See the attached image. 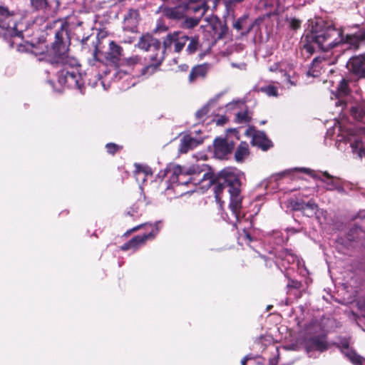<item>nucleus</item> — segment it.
Masks as SVG:
<instances>
[{
  "label": "nucleus",
  "instance_id": "nucleus-1",
  "mask_svg": "<svg viewBox=\"0 0 365 365\" xmlns=\"http://www.w3.org/2000/svg\"><path fill=\"white\" fill-rule=\"evenodd\" d=\"M187 173L189 175L196 174L195 176L190 178L195 185H200L202 188H209L213 185L215 197L220 207L222 206L220 194L224 189H227L230 194L229 210L231 216L225 213V215L222 214V217L224 220L232 224L236 229H242L246 238L249 241H252L250 235L247 230V226H242L244 222H248L243 220L244 215H241L242 197L241 196L240 189L241 182L237 171L226 168L221 170L217 176L215 177L209 172H203L202 170L197 172L196 168L192 167L189 169Z\"/></svg>",
  "mask_w": 365,
  "mask_h": 365
},
{
  "label": "nucleus",
  "instance_id": "nucleus-2",
  "mask_svg": "<svg viewBox=\"0 0 365 365\" xmlns=\"http://www.w3.org/2000/svg\"><path fill=\"white\" fill-rule=\"evenodd\" d=\"M63 30L56 31L55 41L52 44V63L59 64L63 67L58 72V83L61 86L77 88L83 93L80 64L76 58L69 56L68 46L63 41Z\"/></svg>",
  "mask_w": 365,
  "mask_h": 365
},
{
  "label": "nucleus",
  "instance_id": "nucleus-3",
  "mask_svg": "<svg viewBox=\"0 0 365 365\" xmlns=\"http://www.w3.org/2000/svg\"><path fill=\"white\" fill-rule=\"evenodd\" d=\"M188 39L189 37L182 34L180 31L168 33L163 38V48L160 46L159 52L149 55L148 58L150 61V63L140 68L141 74L143 76L153 74L162 63L167 51H170L173 46L175 52H180L185 47Z\"/></svg>",
  "mask_w": 365,
  "mask_h": 365
},
{
  "label": "nucleus",
  "instance_id": "nucleus-4",
  "mask_svg": "<svg viewBox=\"0 0 365 365\" xmlns=\"http://www.w3.org/2000/svg\"><path fill=\"white\" fill-rule=\"evenodd\" d=\"M24 25L18 23L13 11L7 7L0 6V31L1 36L7 41L11 48L16 47L19 51H23L21 41L24 38Z\"/></svg>",
  "mask_w": 365,
  "mask_h": 365
},
{
  "label": "nucleus",
  "instance_id": "nucleus-5",
  "mask_svg": "<svg viewBox=\"0 0 365 365\" xmlns=\"http://www.w3.org/2000/svg\"><path fill=\"white\" fill-rule=\"evenodd\" d=\"M161 223V221L156 222L154 225L153 228L151 232H150L148 234H144L143 235H138L134 237H133L131 240H130L128 242L125 243L123 245L121 246L122 250H128L130 249L137 250L138 247H140L141 245H144L145 242L149 239H153L156 235L158 234L160 227L159 225ZM150 226L153 227V225L151 223H144L139 225L131 230H130L128 232L130 233L135 231H137L141 227H145V226Z\"/></svg>",
  "mask_w": 365,
  "mask_h": 365
},
{
  "label": "nucleus",
  "instance_id": "nucleus-6",
  "mask_svg": "<svg viewBox=\"0 0 365 365\" xmlns=\"http://www.w3.org/2000/svg\"><path fill=\"white\" fill-rule=\"evenodd\" d=\"M329 347V345L324 334L310 336L304 341V348L309 357L317 358L316 351L322 353Z\"/></svg>",
  "mask_w": 365,
  "mask_h": 365
},
{
  "label": "nucleus",
  "instance_id": "nucleus-7",
  "mask_svg": "<svg viewBox=\"0 0 365 365\" xmlns=\"http://www.w3.org/2000/svg\"><path fill=\"white\" fill-rule=\"evenodd\" d=\"M246 134L252 136V143L260 148L263 150H267L272 147V141L268 139L266 134L262 131L255 130L252 128H249L246 130Z\"/></svg>",
  "mask_w": 365,
  "mask_h": 365
},
{
  "label": "nucleus",
  "instance_id": "nucleus-8",
  "mask_svg": "<svg viewBox=\"0 0 365 365\" xmlns=\"http://www.w3.org/2000/svg\"><path fill=\"white\" fill-rule=\"evenodd\" d=\"M235 148V143L225 138H217L214 140V153L219 158L222 159L230 153Z\"/></svg>",
  "mask_w": 365,
  "mask_h": 365
},
{
  "label": "nucleus",
  "instance_id": "nucleus-9",
  "mask_svg": "<svg viewBox=\"0 0 365 365\" xmlns=\"http://www.w3.org/2000/svg\"><path fill=\"white\" fill-rule=\"evenodd\" d=\"M161 42L160 40L153 38L150 34L143 35L138 43V47L146 51H152L153 54L159 52Z\"/></svg>",
  "mask_w": 365,
  "mask_h": 365
},
{
  "label": "nucleus",
  "instance_id": "nucleus-10",
  "mask_svg": "<svg viewBox=\"0 0 365 365\" xmlns=\"http://www.w3.org/2000/svg\"><path fill=\"white\" fill-rule=\"evenodd\" d=\"M202 142L203 138L201 137H193L190 134L185 135L180 138L178 150L180 153H187Z\"/></svg>",
  "mask_w": 365,
  "mask_h": 365
},
{
  "label": "nucleus",
  "instance_id": "nucleus-11",
  "mask_svg": "<svg viewBox=\"0 0 365 365\" xmlns=\"http://www.w3.org/2000/svg\"><path fill=\"white\" fill-rule=\"evenodd\" d=\"M182 168L178 165H169L163 170L160 171L158 174L159 177L164 178L168 174H171L170 177V181L171 183H179L180 185L187 184L188 181H180L179 179L180 176L183 175Z\"/></svg>",
  "mask_w": 365,
  "mask_h": 365
},
{
  "label": "nucleus",
  "instance_id": "nucleus-12",
  "mask_svg": "<svg viewBox=\"0 0 365 365\" xmlns=\"http://www.w3.org/2000/svg\"><path fill=\"white\" fill-rule=\"evenodd\" d=\"M209 4L213 5L212 0H200L197 2L190 1L185 4L187 6V12L192 11L197 15V17L202 18L210 7Z\"/></svg>",
  "mask_w": 365,
  "mask_h": 365
},
{
  "label": "nucleus",
  "instance_id": "nucleus-13",
  "mask_svg": "<svg viewBox=\"0 0 365 365\" xmlns=\"http://www.w3.org/2000/svg\"><path fill=\"white\" fill-rule=\"evenodd\" d=\"M364 60V56L351 57L346 63V67L355 74L364 77L365 76Z\"/></svg>",
  "mask_w": 365,
  "mask_h": 365
},
{
  "label": "nucleus",
  "instance_id": "nucleus-14",
  "mask_svg": "<svg viewBox=\"0 0 365 365\" xmlns=\"http://www.w3.org/2000/svg\"><path fill=\"white\" fill-rule=\"evenodd\" d=\"M163 12V15L169 19H181L187 15V6L185 4H181L174 7H166Z\"/></svg>",
  "mask_w": 365,
  "mask_h": 365
},
{
  "label": "nucleus",
  "instance_id": "nucleus-15",
  "mask_svg": "<svg viewBox=\"0 0 365 365\" xmlns=\"http://www.w3.org/2000/svg\"><path fill=\"white\" fill-rule=\"evenodd\" d=\"M256 24V21H251L248 16H243L235 21L233 26L237 31L240 32V34L247 35Z\"/></svg>",
  "mask_w": 365,
  "mask_h": 365
},
{
  "label": "nucleus",
  "instance_id": "nucleus-16",
  "mask_svg": "<svg viewBox=\"0 0 365 365\" xmlns=\"http://www.w3.org/2000/svg\"><path fill=\"white\" fill-rule=\"evenodd\" d=\"M345 143H350L352 152L358 154L360 158H365V147L361 140L352 135L344 137Z\"/></svg>",
  "mask_w": 365,
  "mask_h": 365
},
{
  "label": "nucleus",
  "instance_id": "nucleus-17",
  "mask_svg": "<svg viewBox=\"0 0 365 365\" xmlns=\"http://www.w3.org/2000/svg\"><path fill=\"white\" fill-rule=\"evenodd\" d=\"M329 64V62L324 56L316 57L312 61V66L307 71V75L313 77L318 76L321 69Z\"/></svg>",
  "mask_w": 365,
  "mask_h": 365
},
{
  "label": "nucleus",
  "instance_id": "nucleus-18",
  "mask_svg": "<svg viewBox=\"0 0 365 365\" xmlns=\"http://www.w3.org/2000/svg\"><path fill=\"white\" fill-rule=\"evenodd\" d=\"M322 175L325 178H320L322 182L326 184V188L329 190H337L339 191L343 190V187L340 183V180L335 177L330 175L327 172L322 173Z\"/></svg>",
  "mask_w": 365,
  "mask_h": 365
},
{
  "label": "nucleus",
  "instance_id": "nucleus-19",
  "mask_svg": "<svg viewBox=\"0 0 365 365\" xmlns=\"http://www.w3.org/2000/svg\"><path fill=\"white\" fill-rule=\"evenodd\" d=\"M222 96V93L216 95L213 98H211L205 106L200 109L197 110L195 113V118L198 121L204 120L205 117L208 114L210 110V106L215 104L220 98Z\"/></svg>",
  "mask_w": 365,
  "mask_h": 365
},
{
  "label": "nucleus",
  "instance_id": "nucleus-20",
  "mask_svg": "<svg viewBox=\"0 0 365 365\" xmlns=\"http://www.w3.org/2000/svg\"><path fill=\"white\" fill-rule=\"evenodd\" d=\"M135 168L134 174L137 181H139L140 175H143V182H144L148 176L153 175L151 168L147 165L135 163Z\"/></svg>",
  "mask_w": 365,
  "mask_h": 365
},
{
  "label": "nucleus",
  "instance_id": "nucleus-21",
  "mask_svg": "<svg viewBox=\"0 0 365 365\" xmlns=\"http://www.w3.org/2000/svg\"><path fill=\"white\" fill-rule=\"evenodd\" d=\"M122 48L115 43L114 41H111L109 43V52L108 53L107 58L113 63H116L122 55Z\"/></svg>",
  "mask_w": 365,
  "mask_h": 365
},
{
  "label": "nucleus",
  "instance_id": "nucleus-22",
  "mask_svg": "<svg viewBox=\"0 0 365 365\" xmlns=\"http://www.w3.org/2000/svg\"><path fill=\"white\" fill-rule=\"evenodd\" d=\"M207 71V67L204 65H198L193 67L189 74L190 82H193L197 78H204Z\"/></svg>",
  "mask_w": 365,
  "mask_h": 365
},
{
  "label": "nucleus",
  "instance_id": "nucleus-23",
  "mask_svg": "<svg viewBox=\"0 0 365 365\" xmlns=\"http://www.w3.org/2000/svg\"><path fill=\"white\" fill-rule=\"evenodd\" d=\"M342 352L352 364L354 365H361L362 358L354 350L349 349L348 345L344 346Z\"/></svg>",
  "mask_w": 365,
  "mask_h": 365
},
{
  "label": "nucleus",
  "instance_id": "nucleus-24",
  "mask_svg": "<svg viewBox=\"0 0 365 365\" xmlns=\"http://www.w3.org/2000/svg\"><path fill=\"white\" fill-rule=\"evenodd\" d=\"M249 154L248 145L243 142L240 144L238 148H237L235 154V160L237 162H241L244 160V158L247 156Z\"/></svg>",
  "mask_w": 365,
  "mask_h": 365
},
{
  "label": "nucleus",
  "instance_id": "nucleus-25",
  "mask_svg": "<svg viewBox=\"0 0 365 365\" xmlns=\"http://www.w3.org/2000/svg\"><path fill=\"white\" fill-rule=\"evenodd\" d=\"M351 113L356 120L365 123V107L361 106H352Z\"/></svg>",
  "mask_w": 365,
  "mask_h": 365
},
{
  "label": "nucleus",
  "instance_id": "nucleus-26",
  "mask_svg": "<svg viewBox=\"0 0 365 365\" xmlns=\"http://www.w3.org/2000/svg\"><path fill=\"white\" fill-rule=\"evenodd\" d=\"M317 208H318L317 205L315 204L313 201L310 200L308 202L304 204V208H303V210L302 212L304 215L310 217L316 214Z\"/></svg>",
  "mask_w": 365,
  "mask_h": 365
},
{
  "label": "nucleus",
  "instance_id": "nucleus-27",
  "mask_svg": "<svg viewBox=\"0 0 365 365\" xmlns=\"http://www.w3.org/2000/svg\"><path fill=\"white\" fill-rule=\"evenodd\" d=\"M31 7L35 11H45L49 7L48 0H29Z\"/></svg>",
  "mask_w": 365,
  "mask_h": 365
},
{
  "label": "nucleus",
  "instance_id": "nucleus-28",
  "mask_svg": "<svg viewBox=\"0 0 365 365\" xmlns=\"http://www.w3.org/2000/svg\"><path fill=\"white\" fill-rule=\"evenodd\" d=\"M251 119V115L245 110L240 111L236 114L235 122L240 124H247L250 122Z\"/></svg>",
  "mask_w": 365,
  "mask_h": 365
},
{
  "label": "nucleus",
  "instance_id": "nucleus-29",
  "mask_svg": "<svg viewBox=\"0 0 365 365\" xmlns=\"http://www.w3.org/2000/svg\"><path fill=\"white\" fill-rule=\"evenodd\" d=\"M123 64L128 67L129 69L141 66L140 58L138 56H132L125 59Z\"/></svg>",
  "mask_w": 365,
  "mask_h": 365
},
{
  "label": "nucleus",
  "instance_id": "nucleus-30",
  "mask_svg": "<svg viewBox=\"0 0 365 365\" xmlns=\"http://www.w3.org/2000/svg\"><path fill=\"white\" fill-rule=\"evenodd\" d=\"M190 43H188L186 51L188 54H192L196 52L199 46L198 38L195 37L189 38Z\"/></svg>",
  "mask_w": 365,
  "mask_h": 365
},
{
  "label": "nucleus",
  "instance_id": "nucleus-31",
  "mask_svg": "<svg viewBox=\"0 0 365 365\" xmlns=\"http://www.w3.org/2000/svg\"><path fill=\"white\" fill-rule=\"evenodd\" d=\"M200 21V18L196 16L186 18L182 22V27L185 29H192L196 26Z\"/></svg>",
  "mask_w": 365,
  "mask_h": 365
},
{
  "label": "nucleus",
  "instance_id": "nucleus-32",
  "mask_svg": "<svg viewBox=\"0 0 365 365\" xmlns=\"http://www.w3.org/2000/svg\"><path fill=\"white\" fill-rule=\"evenodd\" d=\"M349 89L348 82L344 78H342L338 86L337 93L340 96H346L349 93Z\"/></svg>",
  "mask_w": 365,
  "mask_h": 365
},
{
  "label": "nucleus",
  "instance_id": "nucleus-33",
  "mask_svg": "<svg viewBox=\"0 0 365 365\" xmlns=\"http://www.w3.org/2000/svg\"><path fill=\"white\" fill-rule=\"evenodd\" d=\"M361 230V227L358 225H354L347 233V240L350 242L355 239V235L358 234V232Z\"/></svg>",
  "mask_w": 365,
  "mask_h": 365
},
{
  "label": "nucleus",
  "instance_id": "nucleus-34",
  "mask_svg": "<svg viewBox=\"0 0 365 365\" xmlns=\"http://www.w3.org/2000/svg\"><path fill=\"white\" fill-rule=\"evenodd\" d=\"M262 91L269 96H277V88L273 86H267L261 88Z\"/></svg>",
  "mask_w": 365,
  "mask_h": 365
},
{
  "label": "nucleus",
  "instance_id": "nucleus-35",
  "mask_svg": "<svg viewBox=\"0 0 365 365\" xmlns=\"http://www.w3.org/2000/svg\"><path fill=\"white\" fill-rule=\"evenodd\" d=\"M93 46L94 47V49L93 51V58L89 60V63H90V65H92V66H93L95 64L94 63L95 61H98V53L99 52L96 41L93 42Z\"/></svg>",
  "mask_w": 365,
  "mask_h": 365
},
{
  "label": "nucleus",
  "instance_id": "nucleus-36",
  "mask_svg": "<svg viewBox=\"0 0 365 365\" xmlns=\"http://www.w3.org/2000/svg\"><path fill=\"white\" fill-rule=\"evenodd\" d=\"M305 202L302 201H293L291 202L292 207L294 210L302 211L303 210Z\"/></svg>",
  "mask_w": 365,
  "mask_h": 365
},
{
  "label": "nucleus",
  "instance_id": "nucleus-37",
  "mask_svg": "<svg viewBox=\"0 0 365 365\" xmlns=\"http://www.w3.org/2000/svg\"><path fill=\"white\" fill-rule=\"evenodd\" d=\"M106 148L108 153L110 154H115L116 151L119 149V146L115 143H109L106 145Z\"/></svg>",
  "mask_w": 365,
  "mask_h": 365
},
{
  "label": "nucleus",
  "instance_id": "nucleus-38",
  "mask_svg": "<svg viewBox=\"0 0 365 365\" xmlns=\"http://www.w3.org/2000/svg\"><path fill=\"white\" fill-rule=\"evenodd\" d=\"M301 282L297 280L290 279L287 285V288L299 289L301 287Z\"/></svg>",
  "mask_w": 365,
  "mask_h": 365
},
{
  "label": "nucleus",
  "instance_id": "nucleus-39",
  "mask_svg": "<svg viewBox=\"0 0 365 365\" xmlns=\"http://www.w3.org/2000/svg\"><path fill=\"white\" fill-rule=\"evenodd\" d=\"M127 214L131 217H137L138 215V207L133 206L130 207L129 210L127 212Z\"/></svg>",
  "mask_w": 365,
  "mask_h": 365
},
{
  "label": "nucleus",
  "instance_id": "nucleus-40",
  "mask_svg": "<svg viewBox=\"0 0 365 365\" xmlns=\"http://www.w3.org/2000/svg\"><path fill=\"white\" fill-rule=\"evenodd\" d=\"M301 25V22L300 21L296 19H292L291 21H290V26L293 29H297L298 28H299Z\"/></svg>",
  "mask_w": 365,
  "mask_h": 365
},
{
  "label": "nucleus",
  "instance_id": "nucleus-41",
  "mask_svg": "<svg viewBox=\"0 0 365 365\" xmlns=\"http://www.w3.org/2000/svg\"><path fill=\"white\" fill-rule=\"evenodd\" d=\"M357 305L361 310L365 311V298L359 299Z\"/></svg>",
  "mask_w": 365,
  "mask_h": 365
},
{
  "label": "nucleus",
  "instance_id": "nucleus-42",
  "mask_svg": "<svg viewBox=\"0 0 365 365\" xmlns=\"http://www.w3.org/2000/svg\"><path fill=\"white\" fill-rule=\"evenodd\" d=\"M156 29L159 31H166L168 29L167 26L162 24V20L159 19L157 21Z\"/></svg>",
  "mask_w": 365,
  "mask_h": 365
},
{
  "label": "nucleus",
  "instance_id": "nucleus-43",
  "mask_svg": "<svg viewBox=\"0 0 365 365\" xmlns=\"http://www.w3.org/2000/svg\"><path fill=\"white\" fill-rule=\"evenodd\" d=\"M295 171H299V172H301V173H307L308 175H311L312 170L309 169V168H295L293 169Z\"/></svg>",
  "mask_w": 365,
  "mask_h": 365
},
{
  "label": "nucleus",
  "instance_id": "nucleus-44",
  "mask_svg": "<svg viewBox=\"0 0 365 365\" xmlns=\"http://www.w3.org/2000/svg\"><path fill=\"white\" fill-rule=\"evenodd\" d=\"M231 66L233 68H237L240 70L246 69V66H247L246 63H232Z\"/></svg>",
  "mask_w": 365,
  "mask_h": 365
},
{
  "label": "nucleus",
  "instance_id": "nucleus-45",
  "mask_svg": "<svg viewBox=\"0 0 365 365\" xmlns=\"http://www.w3.org/2000/svg\"><path fill=\"white\" fill-rule=\"evenodd\" d=\"M228 120L227 118L225 117V116H220L218 119H217V125H224L225 123H226V122Z\"/></svg>",
  "mask_w": 365,
  "mask_h": 365
},
{
  "label": "nucleus",
  "instance_id": "nucleus-46",
  "mask_svg": "<svg viewBox=\"0 0 365 365\" xmlns=\"http://www.w3.org/2000/svg\"><path fill=\"white\" fill-rule=\"evenodd\" d=\"M279 66L278 63H274V65L269 66V70L272 72L277 71L279 70Z\"/></svg>",
  "mask_w": 365,
  "mask_h": 365
},
{
  "label": "nucleus",
  "instance_id": "nucleus-47",
  "mask_svg": "<svg viewBox=\"0 0 365 365\" xmlns=\"http://www.w3.org/2000/svg\"><path fill=\"white\" fill-rule=\"evenodd\" d=\"M278 363V359L277 358H272L269 359V365H277Z\"/></svg>",
  "mask_w": 365,
  "mask_h": 365
},
{
  "label": "nucleus",
  "instance_id": "nucleus-48",
  "mask_svg": "<svg viewBox=\"0 0 365 365\" xmlns=\"http://www.w3.org/2000/svg\"><path fill=\"white\" fill-rule=\"evenodd\" d=\"M48 83L50 84V86L53 88L54 91L61 92V89L55 88L54 83L52 81H48Z\"/></svg>",
  "mask_w": 365,
  "mask_h": 365
},
{
  "label": "nucleus",
  "instance_id": "nucleus-49",
  "mask_svg": "<svg viewBox=\"0 0 365 365\" xmlns=\"http://www.w3.org/2000/svg\"><path fill=\"white\" fill-rule=\"evenodd\" d=\"M251 359V357H250L248 355L245 356L241 361V364L242 365H246L247 364V361Z\"/></svg>",
  "mask_w": 365,
  "mask_h": 365
},
{
  "label": "nucleus",
  "instance_id": "nucleus-50",
  "mask_svg": "<svg viewBox=\"0 0 365 365\" xmlns=\"http://www.w3.org/2000/svg\"><path fill=\"white\" fill-rule=\"evenodd\" d=\"M313 1L314 0H304L302 5H305L307 4H311L312 2H313Z\"/></svg>",
  "mask_w": 365,
  "mask_h": 365
},
{
  "label": "nucleus",
  "instance_id": "nucleus-51",
  "mask_svg": "<svg viewBox=\"0 0 365 365\" xmlns=\"http://www.w3.org/2000/svg\"><path fill=\"white\" fill-rule=\"evenodd\" d=\"M344 239L342 237H339L337 240H336V242L338 243H340V244H344Z\"/></svg>",
  "mask_w": 365,
  "mask_h": 365
},
{
  "label": "nucleus",
  "instance_id": "nucleus-52",
  "mask_svg": "<svg viewBox=\"0 0 365 365\" xmlns=\"http://www.w3.org/2000/svg\"><path fill=\"white\" fill-rule=\"evenodd\" d=\"M288 231L292 232L293 233L298 232V230H296L294 228H289V229H288Z\"/></svg>",
  "mask_w": 365,
  "mask_h": 365
},
{
  "label": "nucleus",
  "instance_id": "nucleus-53",
  "mask_svg": "<svg viewBox=\"0 0 365 365\" xmlns=\"http://www.w3.org/2000/svg\"><path fill=\"white\" fill-rule=\"evenodd\" d=\"M138 182H143V175H140V180Z\"/></svg>",
  "mask_w": 365,
  "mask_h": 365
},
{
  "label": "nucleus",
  "instance_id": "nucleus-54",
  "mask_svg": "<svg viewBox=\"0 0 365 365\" xmlns=\"http://www.w3.org/2000/svg\"><path fill=\"white\" fill-rule=\"evenodd\" d=\"M287 80L289 81V82L292 85H293L292 81H291L289 78H287Z\"/></svg>",
  "mask_w": 365,
  "mask_h": 365
},
{
  "label": "nucleus",
  "instance_id": "nucleus-55",
  "mask_svg": "<svg viewBox=\"0 0 365 365\" xmlns=\"http://www.w3.org/2000/svg\"><path fill=\"white\" fill-rule=\"evenodd\" d=\"M360 217H365V215H364V216L361 215Z\"/></svg>",
  "mask_w": 365,
  "mask_h": 365
}]
</instances>
